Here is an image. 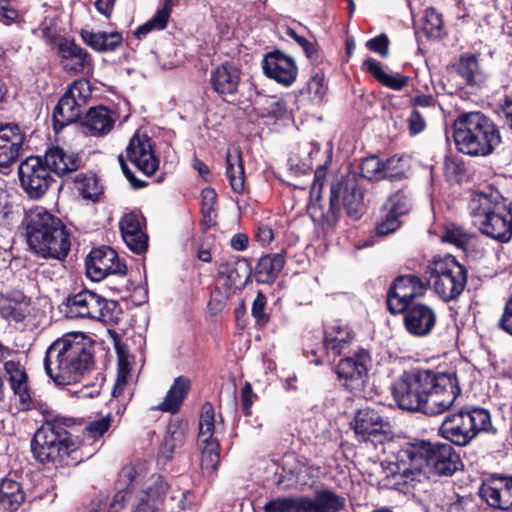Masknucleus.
I'll return each mask as SVG.
<instances>
[{
	"label": "nucleus",
	"mask_w": 512,
	"mask_h": 512,
	"mask_svg": "<svg viewBox=\"0 0 512 512\" xmlns=\"http://www.w3.org/2000/svg\"><path fill=\"white\" fill-rule=\"evenodd\" d=\"M256 395L253 392L252 385L249 382H246L241 390V403L243 414L245 416L251 415V407L253 404V398Z\"/></svg>",
	"instance_id": "nucleus-61"
},
{
	"label": "nucleus",
	"mask_w": 512,
	"mask_h": 512,
	"mask_svg": "<svg viewBox=\"0 0 512 512\" xmlns=\"http://www.w3.org/2000/svg\"><path fill=\"white\" fill-rule=\"evenodd\" d=\"M362 69L371 74L382 85L393 90H401L409 82L408 76L386 73L380 64L373 58H367L362 63Z\"/></svg>",
	"instance_id": "nucleus-40"
},
{
	"label": "nucleus",
	"mask_w": 512,
	"mask_h": 512,
	"mask_svg": "<svg viewBox=\"0 0 512 512\" xmlns=\"http://www.w3.org/2000/svg\"><path fill=\"white\" fill-rule=\"evenodd\" d=\"M81 38L85 44L99 52L115 51L121 46L123 37L119 32H94L82 30Z\"/></svg>",
	"instance_id": "nucleus-37"
},
{
	"label": "nucleus",
	"mask_w": 512,
	"mask_h": 512,
	"mask_svg": "<svg viewBox=\"0 0 512 512\" xmlns=\"http://www.w3.org/2000/svg\"><path fill=\"white\" fill-rule=\"evenodd\" d=\"M286 253L281 251L261 257L255 267L257 281L261 283L273 282L284 267Z\"/></svg>",
	"instance_id": "nucleus-36"
},
{
	"label": "nucleus",
	"mask_w": 512,
	"mask_h": 512,
	"mask_svg": "<svg viewBox=\"0 0 512 512\" xmlns=\"http://www.w3.org/2000/svg\"><path fill=\"white\" fill-rule=\"evenodd\" d=\"M50 173L59 177H67L83 166L82 157L75 152L67 151L60 146H53L41 156Z\"/></svg>",
	"instance_id": "nucleus-25"
},
{
	"label": "nucleus",
	"mask_w": 512,
	"mask_h": 512,
	"mask_svg": "<svg viewBox=\"0 0 512 512\" xmlns=\"http://www.w3.org/2000/svg\"><path fill=\"white\" fill-rule=\"evenodd\" d=\"M389 39L385 34H381L375 38L370 39L366 43V47L376 53H379L382 57L388 55Z\"/></svg>",
	"instance_id": "nucleus-60"
},
{
	"label": "nucleus",
	"mask_w": 512,
	"mask_h": 512,
	"mask_svg": "<svg viewBox=\"0 0 512 512\" xmlns=\"http://www.w3.org/2000/svg\"><path fill=\"white\" fill-rule=\"evenodd\" d=\"M61 63L67 72L81 74L92 69V57L82 47L72 41L63 40L58 44Z\"/></svg>",
	"instance_id": "nucleus-29"
},
{
	"label": "nucleus",
	"mask_w": 512,
	"mask_h": 512,
	"mask_svg": "<svg viewBox=\"0 0 512 512\" xmlns=\"http://www.w3.org/2000/svg\"><path fill=\"white\" fill-rule=\"evenodd\" d=\"M264 509L265 512H304L303 497L271 500Z\"/></svg>",
	"instance_id": "nucleus-47"
},
{
	"label": "nucleus",
	"mask_w": 512,
	"mask_h": 512,
	"mask_svg": "<svg viewBox=\"0 0 512 512\" xmlns=\"http://www.w3.org/2000/svg\"><path fill=\"white\" fill-rule=\"evenodd\" d=\"M148 466L146 462H136L122 468L118 484L121 488L113 497L110 512H118L123 508L126 499L131 497L133 490L146 478Z\"/></svg>",
	"instance_id": "nucleus-22"
},
{
	"label": "nucleus",
	"mask_w": 512,
	"mask_h": 512,
	"mask_svg": "<svg viewBox=\"0 0 512 512\" xmlns=\"http://www.w3.org/2000/svg\"><path fill=\"white\" fill-rule=\"evenodd\" d=\"M443 26L441 14L434 8H427L425 11L424 30L431 36H437Z\"/></svg>",
	"instance_id": "nucleus-55"
},
{
	"label": "nucleus",
	"mask_w": 512,
	"mask_h": 512,
	"mask_svg": "<svg viewBox=\"0 0 512 512\" xmlns=\"http://www.w3.org/2000/svg\"><path fill=\"white\" fill-rule=\"evenodd\" d=\"M512 205H506L481 221L477 227L488 237L502 243L512 238Z\"/></svg>",
	"instance_id": "nucleus-28"
},
{
	"label": "nucleus",
	"mask_w": 512,
	"mask_h": 512,
	"mask_svg": "<svg viewBox=\"0 0 512 512\" xmlns=\"http://www.w3.org/2000/svg\"><path fill=\"white\" fill-rule=\"evenodd\" d=\"M215 422L213 405L209 402L204 403L199 418L198 445L202 454L201 468L210 472L217 469L220 461L219 442L213 437Z\"/></svg>",
	"instance_id": "nucleus-14"
},
{
	"label": "nucleus",
	"mask_w": 512,
	"mask_h": 512,
	"mask_svg": "<svg viewBox=\"0 0 512 512\" xmlns=\"http://www.w3.org/2000/svg\"><path fill=\"white\" fill-rule=\"evenodd\" d=\"M71 423V419L55 417L44 421L35 431L31 453L37 462L55 467L72 466L92 455H85L77 437L67 430Z\"/></svg>",
	"instance_id": "nucleus-3"
},
{
	"label": "nucleus",
	"mask_w": 512,
	"mask_h": 512,
	"mask_svg": "<svg viewBox=\"0 0 512 512\" xmlns=\"http://www.w3.org/2000/svg\"><path fill=\"white\" fill-rule=\"evenodd\" d=\"M307 90L314 98L321 99L325 94L324 76L320 73L313 75L307 82Z\"/></svg>",
	"instance_id": "nucleus-59"
},
{
	"label": "nucleus",
	"mask_w": 512,
	"mask_h": 512,
	"mask_svg": "<svg viewBox=\"0 0 512 512\" xmlns=\"http://www.w3.org/2000/svg\"><path fill=\"white\" fill-rule=\"evenodd\" d=\"M190 380L186 377H177L170 389L168 390L164 400L155 407L156 410L177 413L190 390Z\"/></svg>",
	"instance_id": "nucleus-35"
},
{
	"label": "nucleus",
	"mask_w": 512,
	"mask_h": 512,
	"mask_svg": "<svg viewBox=\"0 0 512 512\" xmlns=\"http://www.w3.org/2000/svg\"><path fill=\"white\" fill-rule=\"evenodd\" d=\"M498 326L506 333L512 335V296L505 304Z\"/></svg>",
	"instance_id": "nucleus-62"
},
{
	"label": "nucleus",
	"mask_w": 512,
	"mask_h": 512,
	"mask_svg": "<svg viewBox=\"0 0 512 512\" xmlns=\"http://www.w3.org/2000/svg\"><path fill=\"white\" fill-rule=\"evenodd\" d=\"M354 431L358 438L375 446L391 439L390 425L378 411L363 408L354 417Z\"/></svg>",
	"instance_id": "nucleus-17"
},
{
	"label": "nucleus",
	"mask_w": 512,
	"mask_h": 512,
	"mask_svg": "<svg viewBox=\"0 0 512 512\" xmlns=\"http://www.w3.org/2000/svg\"><path fill=\"white\" fill-rule=\"evenodd\" d=\"M143 221L139 213L129 212L123 215L119 223L124 242L136 254L144 253L148 248V236L143 231Z\"/></svg>",
	"instance_id": "nucleus-26"
},
{
	"label": "nucleus",
	"mask_w": 512,
	"mask_h": 512,
	"mask_svg": "<svg viewBox=\"0 0 512 512\" xmlns=\"http://www.w3.org/2000/svg\"><path fill=\"white\" fill-rule=\"evenodd\" d=\"M258 242L262 246H266L274 239V233L270 225L266 223H259L255 232Z\"/></svg>",
	"instance_id": "nucleus-63"
},
{
	"label": "nucleus",
	"mask_w": 512,
	"mask_h": 512,
	"mask_svg": "<svg viewBox=\"0 0 512 512\" xmlns=\"http://www.w3.org/2000/svg\"><path fill=\"white\" fill-rule=\"evenodd\" d=\"M25 134L15 123L0 125V167L7 168L18 159Z\"/></svg>",
	"instance_id": "nucleus-27"
},
{
	"label": "nucleus",
	"mask_w": 512,
	"mask_h": 512,
	"mask_svg": "<svg viewBox=\"0 0 512 512\" xmlns=\"http://www.w3.org/2000/svg\"><path fill=\"white\" fill-rule=\"evenodd\" d=\"M412 109L421 110L426 115L432 110L436 109L437 101L431 94H418L410 99Z\"/></svg>",
	"instance_id": "nucleus-56"
},
{
	"label": "nucleus",
	"mask_w": 512,
	"mask_h": 512,
	"mask_svg": "<svg viewBox=\"0 0 512 512\" xmlns=\"http://www.w3.org/2000/svg\"><path fill=\"white\" fill-rule=\"evenodd\" d=\"M187 425L182 423H171L168 428L162 445V453L170 458L174 450L181 447L186 441Z\"/></svg>",
	"instance_id": "nucleus-42"
},
{
	"label": "nucleus",
	"mask_w": 512,
	"mask_h": 512,
	"mask_svg": "<svg viewBox=\"0 0 512 512\" xmlns=\"http://www.w3.org/2000/svg\"><path fill=\"white\" fill-rule=\"evenodd\" d=\"M427 283L416 275H402L396 278L387 294L388 309L400 314L408 306L416 304L415 299L425 294Z\"/></svg>",
	"instance_id": "nucleus-16"
},
{
	"label": "nucleus",
	"mask_w": 512,
	"mask_h": 512,
	"mask_svg": "<svg viewBox=\"0 0 512 512\" xmlns=\"http://www.w3.org/2000/svg\"><path fill=\"white\" fill-rule=\"evenodd\" d=\"M170 18V11L168 7H162L158 9L155 15L143 25L139 26L134 32L138 39H142L149 32L153 30H163L168 23Z\"/></svg>",
	"instance_id": "nucleus-45"
},
{
	"label": "nucleus",
	"mask_w": 512,
	"mask_h": 512,
	"mask_svg": "<svg viewBox=\"0 0 512 512\" xmlns=\"http://www.w3.org/2000/svg\"><path fill=\"white\" fill-rule=\"evenodd\" d=\"M93 366V344L83 333H71L55 340L44 359L45 372L57 385L78 383Z\"/></svg>",
	"instance_id": "nucleus-2"
},
{
	"label": "nucleus",
	"mask_w": 512,
	"mask_h": 512,
	"mask_svg": "<svg viewBox=\"0 0 512 512\" xmlns=\"http://www.w3.org/2000/svg\"><path fill=\"white\" fill-rule=\"evenodd\" d=\"M354 340V331L341 322H334L325 329V348L328 353H333L335 356L349 353Z\"/></svg>",
	"instance_id": "nucleus-30"
},
{
	"label": "nucleus",
	"mask_w": 512,
	"mask_h": 512,
	"mask_svg": "<svg viewBox=\"0 0 512 512\" xmlns=\"http://www.w3.org/2000/svg\"><path fill=\"white\" fill-rule=\"evenodd\" d=\"M400 225V216L395 213H390V211L383 206L381 219L376 226L377 234L388 235L396 231Z\"/></svg>",
	"instance_id": "nucleus-50"
},
{
	"label": "nucleus",
	"mask_w": 512,
	"mask_h": 512,
	"mask_svg": "<svg viewBox=\"0 0 512 512\" xmlns=\"http://www.w3.org/2000/svg\"><path fill=\"white\" fill-rule=\"evenodd\" d=\"M370 366V353L364 348H358L352 355L339 360L335 373L344 389L357 393L361 392L367 383Z\"/></svg>",
	"instance_id": "nucleus-11"
},
{
	"label": "nucleus",
	"mask_w": 512,
	"mask_h": 512,
	"mask_svg": "<svg viewBox=\"0 0 512 512\" xmlns=\"http://www.w3.org/2000/svg\"><path fill=\"white\" fill-rule=\"evenodd\" d=\"M383 206L390 213H395L401 217L410 211L411 200L403 190H398L386 200Z\"/></svg>",
	"instance_id": "nucleus-49"
},
{
	"label": "nucleus",
	"mask_w": 512,
	"mask_h": 512,
	"mask_svg": "<svg viewBox=\"0 0 512 512\" xmlns=\"http://www.w3.org/2000/svg\"><path fill=\"white\" fill-rule=\"evenodd\" d=\"M226 176L235 193L240 194L244 191L245 171L239 147L228 149L226 153Z\"/></svg>",
	"instance_id": "nucleus-34"
},
{
	"label": "nucleus",
	"mask_w": 512,
	"mask_h": 512,
	"mask_svg": "<svg viewBox=\"0 0 512 512\" xmlns=\"http://www.w3.org/2000/svg\"><path fill=\"white\" fill-rule=\"evenodd\" d=\"M349 217L357 220L364 212V191L357 182L355 175L341 177L332 183L330 189L329 208L322 213L324 223L333 227L338 222L340 198Z\"/></svg>",
	"instance_id": "nucleus-8"
},
{
	"label": "nucleus",
	"mask_w": 512,
	"mask_h": 512,
	"mask_svg": "<svg viewBox=\"0 0 512 512\" xmlns=\"http://www.w3.org/2000/svg\"><path fill=\"white\" fill-rule=\"evenodd\" d=\"M402 313L404 327L414 337L430 335L437 323L434 308L421 302L408 306Z\"/></svg>",
	"instance_id": "nucleus-20"
},
{
	"label": "nucleus",
	"mask_w": 512,
	"mask_h": 512,
	"mask_svg": "<svg viewBox=\"0 0 512 512\" xmlns=\"http://www.w3.org/2000/svg\"><path fill=\"white\" fill-rule=\"evenodd\" d=\"M14 395L18 398V408L20 410H29L33 407V401L28 383L12 387Z\"/></svg>",
	"instance_id": "nucleus-57"
},
{
	"label": "nucleus",
	"mask_w": 512,
	"mask_h": 512,
	"mask_svg": "<svg viewBox=\"0 0 512 512\" xmlns=\"http://www.w3.org/2000/svg\"><path fill=\"white\" fill-rule=\"evenodd\" d=\"M482 432H495V429L490 412L478 406L449 412L439 427V435L457 446L470 444Z\"/></svg>",
	"instance_id": "nucleus-6"
},
{
	"label": "nucleus",
	"mask_w": 512,
	"mask_h": 512,
	"mask_svg": "<svg viewBox=\"0 0 512 512\" xmlns=\"http://www.w3.org/2000/svg\"><path fill=\"white\" fill-rule=\"evenodd\" d=\"M87 83L74 81L68 91L61 97L53 111V127L59 133L64 127L76 122L82 113V105L86 102Z\"/></svg>",
	"instance_id": "nucleus-15"
},
{
	"label": "nucleus",
	"mask_w": 512,
	"mask_h": 512,
	"mask_svg": "<svg viewBox=\"0 0 512 512\" xmlns=\"http://www.w3.org/2000/svg\"><path fill=\"white\" fill-rule=\"evenodd\" d=\"M441 240L458 248H464L470 240V235L462 226L449 223L444 227Z\"/></svg>",
	"instance_id": "nucleus-46"
},
{
	"label": "nucleus",
	"mask_w": 512,
	"mask_h": 512,
	"mask_svg": "<svg viewBox=\"0 0 512 512\" xmlns=\"http://www.w3.org/2000/svg\"><path fill=\"white\" fill-rule=\"evenodd\" d=\"M86 275L95 282L101 281L110 275H117L122 278L127 273L125 262L119 258L117 252L108 246H101L91 250L86 258ZM115 291L128 292V280L122 279L118 286L111 287Z\"/></svg>",
	"instance_id": "nucleus-10"
},
{
	"label": "nucleus",
	"mask_w": 512,
	"mask_h": 512,
	"mask_svg": "<svg viewBox=\"0 0 512 512\" xmlns=\"http://www.w3.org/2000/svg\"><path fill=\"white\" fill-rule=\"evenodd\" d=\"M391 393L400 409L435 416L454 404L461 388L455 372L413 368L392 383Z\"/></svg>",
	"instance_id": "nucleus-1"
},
{
	"label": "nucleus",
	"mask_w": 512,
	"mask_h": 512,
	"mask_svg": "<svg viewBox=\"0 0 512 512\" xmlns=\"http://www.w3.org/2000/svg\"><path fill=\"white\" fill-rule=\"evenodd\" d=\"M506 205H512V202L504 198L498 190L487 187L472 193L468 209L474 225L477 226L495 211L503 210Z\"/></svg>",
	"instance_id": "nucleus-18"
},
{
	"label": "nucleus",
	"mask_w": 512,
	"mask_h": 512,
	"mask_svg": "<svg viewBox=\"0 0 512 512\" xmlns=\"http://www.w3.org/2000/svg\"><path fill=\"white\" fill-rule=\"evenodd\" d=\"M25 500V492L19 482L5 478L0 483V504L3 509L15 512Z\"/></svg>",
	"instance_id": "nucleus-41"
},
{
	"label": "nucleus",
	"mask_w": 512,
	"mask_h": 512,
	"mask_svg": "<svg viewBox=\"0 0 512 512\" xmlns=\"http://www.w3.org/2000/svg\"><path fill=\"white\" fill-rule=\"evenodd\" d=\"M454 67L465 84L473 85L477 83L479 78V64L475 56H462Z\"/></svg>",
	"instance_id": "nucleus-44"
},
{
	"label": "nucleus",
	"mask_w": 512,
	"mask_h": 512,
	"mask_svg": "<svg viewBox=\"0 0 512 512\" xmlns=\"http://www.w3.org/2000/svg\"><path fill=\"white\" fill-rule=\"evenodd\" d=\"M218 275L225 279V284L229 288L240 289L246 284L250 270L245 259L232 257L219 262Z\"/></svg>",
	"instance_id": "nucleus-31"
},
{
	"label": "nucleus",
	"mask_w": 512,
	"mask_h": 512,
	"mask_svg": "<svg viewBox=\"0 0 512 512\" xmlns=\"http://www.w3.org/2000/svg\"><path fill=\"white\" fill-rule=\"evenodd\" d=\"M168 490V485L160 475H151L145 488L135 495L131 512H158Z\"/></svg>",
	"instance_id": "nucleus-23"
},
{
	"label": "nucleus",
	"mask_w": 512,
	"mask_h": 512,
	"mask_svg": "<svg viewBox=\"0 0 512 512\" xmlns=\"http://www.w3.org/2000/svg\"><path fill=\"white\" fill-rule=\"evenodd\" d=\"M383 162L377 156L366 157L361 165V175L369 180L382 179Z\"/></svg>",
	"instance_id": "nucleus-51"
},
{
	"label": "nucleus",
	"mask_w": 512,
	"mask_h": 512,
	"mask_svg": "<svg viewBox=\"0 0 512 512\" xmlns=\"http://www.w3.org/2000/svg\"><path fill=\"white\" fill-rule=\"evenodd\" d=\"M487 504L500 510H512V476L494 474L480 488Z\"/></svg>",
	"instance_id": "nucleus-19"
},
{
	"label": "nucleus",
	"mask_w": 512,
	"mask_h": 512,
	"mask_svg": "<svg viewBox=\"0 0 512 512\" xmlns=\"http://www.w3.org/2000/svg\"><path fill=\"white\" fill-rule=\"evenodd\" d=\"M216 199L217 194L211 188H205L201 192V211L205 221L211 222L212 218L216 216Z\"/></svg>",
	"instance_id": "nucleus-53"
},
{
	"label": "nucleus",
	"mask_w": 512,
	"mask_h": 512,
	"mask_svg": "<svg viewBox=\"0 0 512 512\" xmlns=\"http://www.w3.org/2000/svg\"><path fill=\"white\" fill-rule=\"evenodd\" d=\"M453 138L458 151L470 156H487L501 143L498 127L481 112L459 115L454 123Z\"/></svg>",
	"instance_id": "nucleus-5"
},
{
	"label": "nucleus",
	"mask_w": 512,
	"mask_h": 512,
	"mask_svg": "<svg viewBox=\"0 0 512 512\" xmlns=\"http://www.w3.org/2000/svg\"><path fill=\"white\" fill-rule=\"evenodd\" d=\"M116 307L114 301H108L103 296L84 289L67 298L66 313L70 318H88L93 320L110 319Z\"/></svg>",
	"instance_id": "nucleus-12"
},
{
	"label": "nucleus",
	"mask_w": 512,
	"mask_h": 512,
	"mask_svg": "<svg viewBox=\"0 0 512 512\" xmlns=\"http://www.w3.org/2000/svg\"><path fill=\"white\" fill-rule=\"evenodd\" d=\"M28 245L43 258L63 260L70 250V237L62 221L43 207L30 209L25 216Z\"/></svg>",
	"instance_id": "nucleus-4"
},
{
	"label": "nucleus",
	"mask_w": 512,
	"mask_h": 512,
	"mask_svg": "<svg viewBox=\"0 0 512 512\" xmlns=\"http://www.w3.org/2000/svg\"><path fill=\"white\" fill-rule=\"evenodd\" d=\"M127 159L146 176L153 175L159 160L152 150L151 139L145 134L136 133L126 148Z\"/></svg>",
	"instance_id": "nucleus-21"
},
{
	"label": "nucleus",
	"mask_w": 512,
	"mask_h": 512,
	"mask_svg": "<svg viewBox=\"0 0 512 512\" xmlns=\"http://www.w3.org/2000/svg\"><path fill=\"white\" fill-rule=\"evenodd\" d=\"M427 115L421 110L412 109L407 118L408 133L411 137H414L425 131L427 127L426 121Z\"/></svg>",
	"instance_id": "nucleus-54"
},
{
	"label": "nucleus",
	"mask_w": 512,
	"mask_h": 512,
	"mask_svg": "<svg viewBox=\"0 0 512 512\" xmlns=\"http://www.w3.org/2000/svg\"><path fill=\"white\" fill-rule=\"evenodd\" d=\"M412 463L423 460L428 471L437 476H452L462 466L459 454L448 443H423L419 449L403 451Z\"/></svg>",
	"instance_id": "nucleus-9"
},
{
	"label": "nucleus",
	"mask_w": 512,
	"mask_h": 512,
	"mask_svg": "<svg viewBox=\"0 0 512 512\" xmlns=\"http://www.w3.org/2000/svg\"><path fill=\"white\" fill-rule=\"evenodd\" d=\"M112 416L108 414L100 419L94 420L90 422L83 429V439L84 441H97L103 437V435L108 431L111 426Z\"/></svg>",
	"instance_id": "nucleus-48"
},
{
	"label": "nucleus",
	"mask_w": 512,
	"mask_h": 512,
	"mask_svg": "<svg viewBox=\"0 0 512 512\" xmlns=\"http://www.w3.org/2000/svg\"><path fill=\"white\" fill-rule=\"evenodd\" d=\"M304 512H339L345 499L330 490L316 491L315 497H303Z\"/></svg>",
	"instance_id": "nucleus-33"
},
{
	"label": "nucleus",
	"mask_w": 512,
	"mask_h": 512,
	"mask_svg": "<svg viewBox=\"0 0 512 512\" xmlns=\"http://www.w3.org/2000/svg\"><path fill=\"white\" fill-rule=\"evenodd\" d=\"M210 83L217 93L232 95L238 90L240 72L229 63L221 64L211 72Z\"/></svg>",
	"instance_id": "nucleus-32"
},
{
	"label": "nucleus",
	"mask_w": 512,
	"mask_h": 512,
	"mask_svg": "<svg viewBox=\"0 0 512 512\" xmlns=\"http://www.w3.org/2000/svg\"><path fill=\"white\" fill-rule=\"evenodd\" d=\"M266 298L262 293H258L252 304V316L259 325L264 326L268 322V316L264 312Z\"/></svg>",
	"instance_id": "nucleus-58"
},
{
	"label": "nucleus",
	"mask_w": 512,
	"mask_h": 512,
	"mask_svg": "<svg viewBox=\"0 0 512 512\" xmlns=\"http://www.w3.org/2000/svg\"><path fill=\"white\" fill-rule=\"evenodd\" d=\"M262 68L268 78L285 87L291 86L298 74L294 59L280 51L268 53L263 60Z\"/></svg>",
	"instance_id": "nucleus-24"
},
{
	"label": "nucleus",
	"mask_w": 512,
	"mask_h": 512,
	"mask_svg": "<svg viewBox=\"0 0 512 512\" xmlns=\"http://www.w3.org/2000/svg\"><path fill=\"white\" fill-rule=\"evenodd\" d=\"M405 177L402 159L393 156L383 162L382 179L401 180Z\"/></svg>",
	"instance_id": "nucleus-52"
},
{
	"label": "nucleus",
	"mask_w": 512,
	"mask_h": 512,
	"mask_svg": "<svg viewBox=\"0 0 512 512\" xmlns=\"http://www.w3.org/2000/svg\"><path fill=\"white\" fill-rule=\"evenodd\" d=\"M29 302L22 293L0 296V315L8 321L21 322L25 319Z\"/></svg>",
	"instance_id": "nucleus-38"
},
{
	"label": "nucleus",
	"mask_w": 512,
	"mask_h": 512,
	"mask_svg": "<svg viewBox=\"0 0 512 512\" xmlns=\"http://www.w3.org/2000/svg\"><path fill=\"white\" fill-rule=\"evenodd\" d=\"M18 177L20 187L33 200L41 199L54 182L41 155L29 156L23 160L18 166Z\"/></svg>",
	"instance_id": "nucleus-13"
},
{
	"label": "nucleus",
	"mask_w": 512,
	"mask_h": 512,
	"mask_svg": "<svg viewBox=\"0 0 512 512\" xmlns=\"http://www.w3.org/2000/svg\"><path fill=\"white\" fill-rule=\"evenodd\" d=\"M74 181L77 190L85 199L96 201L102 193V187L99 184L97 177L92 173L78 174Z\"/></svg>",
	"instance_id": "nucleus-43"
},
{
	"label": "nucleus",
	"mask_w": 512,
	"mask_h": 512,
	"mask_svg": "<svg viewBox=\"0 0 512 512\" xmlns=\"http://www.w3.org/2000/svg\"><path fill=\"white\" fill-rule=\"evenodd\" d=\"M267 115L272 116L274 118H281L287 112L286 103L283 100L271 99L266 108Z\"/></svg>",
	"instance_id": "nucleus-64"
},
{
	"label": "nucleus",
	"mask_w": 512,
	"mask_h": 512,
	"mask_svg": "<svg viewBox=\"0 0 512 512\" xmlns=\"http://www.w3.org/2000/svg\"><path fill=\"white\" fill-rule=\"evenodd\" d=\"M428 283L444 302L456 300L467 283V270L452 255L435 257L427 268Z\"/></svg>",
	"instance_id": "nucleus-7"
},
{
	"label": "nucleus",
	"mask_w": 512,
	"mask_h": 512,
	"mask_svg": "<svg viewBox=\"0 0 512 512\" xmlns=\"http://www.w3.org/2000/svg\"><path fill=\"white\" fill-rule=\"evenodd\" d=\"M84 126L92 134H106L114 126V113L104 106L90 108L84 119Z\"/></svg>",
	"instance_id": "nucleus-39"
}]
</instances>
